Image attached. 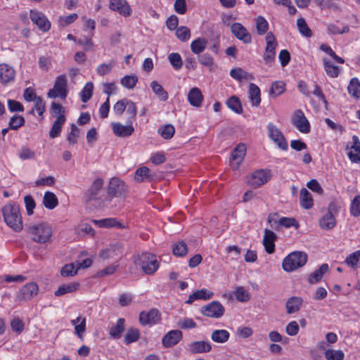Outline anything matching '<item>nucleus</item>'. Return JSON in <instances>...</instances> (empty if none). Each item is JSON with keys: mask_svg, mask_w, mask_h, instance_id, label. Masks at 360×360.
<instances>
[{"mask_svg": "<svg viewBox=\"0 0 360 360\" xmlns=\"http://www.w3.org/2000/svg\"><path fill=\"white\" fill-rule=\"evenodd\" d=\"M224 306L218 301H212L200 309L202 314L214 319L221 318L224 314Z\"/></svg>", "mask_w": 360, "mask_h": 360, "instance_id": "obj_9", "label": "nucleus"}, {"mask_svg": "<svg viewBox=\"0 0 360 360\" xmlns=\"http://www.w3.org/2000/svg\"><path fill=\"white\" fill-rule=\"evenodd\" d=\"M39 288L36 283L30 282L24 285L17 294V299L20 301H27L37 295Z\"/></svg>", "mask_w": 360, "mask_h": 360, "instance_id": "obj_14", "label": "nucleus"}, {"mask_svg": "<svg viewBox=\"0 0 360 360\" xmlns=\"http://www.w3.org/2000/svg\"><path fill=\"white\" fill-rule=\"evenodd\" d=\"M276 235L269 229H265L264 236L263 238V245L265 250L269 254H272L275 251V240H276Z\"/></svg>", "mask_w": 360, "mask_h": 360, "instance_id": "obj_26", "label": "nucleus"}, {"mask_svg": "<svg viewBox=\"0 0 360 360\" xmlns=\"http://www.w3.org/2000/svg\"><path fill=\"white\" fill-rule=\"evenodd\" d=\"M79 136V129L75 124H71V131L67 136V141L70 144H75L77 143V139Z\"/></svg>", "mask_w": 360, "mask_h": 360, "instance_id": "obj_61", "label": "nucleus"}, {"mask_svg": "<svg viewBox=\"0 0 360 360\" xmlns=\"http://www.w3.org/2000/svg\"><path fill=\"white\" fill-rule=\"evenodd\" d=\"M103 180L102 179H97L94 180L92 185L85 193V200L96 195H99L100 193L105 192V191L103 188Z\"/></svg>", "mask_w": 360, "mask_h": 360, "instance_id": "obj_28", "label": "nucleus"}, {"mask_svg": "<svg viewBox=\"0 0 360 360\" xmlns=\"http://www.w3.org/2000/svg\"><path fill=\"white\" fill-rule=\"evenodd\" d=\"M233 294L239 302H247L250 297L249 293L242 286L236 287Z\"/></svg>", "mask_w": 360, "mask_h": 360, "instance_id": "obj_58", "label": "nucleus"}, {"mask_svg": "<svg viewBox=\"0 0 360 360\" xmlns=\"http://www.w3.org/2000/svg\"><path fill=\"white\" fill-rule=\"evenodd\" d=\"M109 8L124 17H128L131 14V9L127 0H110Z\"/></svg>", "mask_w": 360, "mask_h": 360, "instance_id": "obj_22", "label": "nucleus"}, {"mask_svg": "<svg viewBox=\"0 0 360 360\" xmlns=\"http://www.w3.org/2000/svg\"><path fill=\"white\" fill-rule=\"evenodd\" d=\"M230 333L224 329L214 330L211 333V340L217 343H224L228 341Z\"/></svg>", "mask_w": 360, "mask_h": 360, "instance_id": "obj_37", "label": "nucleus"}, {"mask_svg": "<svg viewBox=\"0 0 360 360\" xmlns=\"http://www.w3.org/2000/svg\"><path fill=\"white\" fill-rule=\"evenodd\" d=\"M127 192V187L124 181L118 178H112L109 182L108 198L112 201L115 198H124Z\"/></svg>", "mask_w": 360, "mask_h": 360, "instance_id": "obj_6", "label": "nucleus"}, {"mask_svg": "<svg viewBox=\"0 0 360 360\" xmlns=\"http://www.w3.org/2000/svg\"><path fill=\"white\" fill-rule=\"evenodd\" d=\"M179 326L184 330L195 328L196 323L191 318H185L178 322Z\"/></svg>", "mask_w": 360, "mask_h": 360, "instance_id": "obj_64", "label": "nucleus"}, {"mask_svg": "<svg viewBox=\"0 0 360 360\" xmlns=\"http://www.w3.org/2000/svg\"><path fill=\"white\" fill-rule=\"evenodd\" d=\"M43 204L45 207L53 210L58 204V198L53 193L46 191L43 198Z\"/></svg>", "mask_w": 360, "mask_h": 360, "instance_id": "obj_41", "label": "nucleus"}, {"mask_svg": "<svg viewBox=\"0 0 360 360\" xmlns=\"http://www.w3.org/2000/svg\"><path fill=\"white\" fill-rule=\"evenodd\" d=\"M79 284L77 282H71L67 284L61 285L58 290L54 292L56 297L62 296L67 293L75 292L79 288Z\"/></svg>", "mask_w": 360, "mask_h": 360, "instance_id": "obj_36", "label": "nucleus"}, {"mask_svg": "<svg viewBox=\"0 0 360 360\" xmlns=\"http://www.w3.org/2000/svg\"><path fill=\"white\" fill-rule=\"evenodd\" d=\"M188 252L187 245L185 242L179 241L174 244L172 248V252L177 257H184Z\"/></svg>", "mask_w": 360, "mask_h": 360, "instance_id": "obj_53", "label": "nucleus"}, {"mask_svg": "<svg viewBox=\"0 0 360 360\" xmlns=\"http://www.w3.org/2000/svg\"><path fill=\"white\" fill-rule=\"evenodd\" d=\"M183 338V333L181 330L176 329L167 333L162 339V344L164 347L169 348L177 345Z\"/></svg>", "mask_w": 360, "mask_h": 360, "instance_id": "obj_20", "label": "nucleus"}, {"mask_svg": "<svg viewBox=\"0 0 360 360\" xmlns=\"http://www.w3.org/2000/svg\"><path fill=\"white\" fill-rule=\"evenodd\" d=\"M158 132L163 139L169 140L173 137L175 133V129L172 124H165L160 127L158 129Z\"/></svg>", "mask_w": 360, "mask_h": 360, "instance_id": "obj_49", "label": "nucleus"}, {"mask_svg": "<svg viewBox=\"0 0 360 360\" xmlns=\"http://www.w3.org/2000/svg\"><path fill=\"white\" fill-rule=\"evenodd\" d=\"M140 337L139 330L135 328H129L124 336V342L126 345H129L139 340Z\"/></svg>", "mask_w": 360, "mask_h": 360, "instance_id": "obj_45", "label": "nucleus"}, {"mask_svg": "<svg viewBox=\"0 0 360 360\" xmlns=\"http://www.w3.org/2000/svg\"><path fill=\"white\" fill-rule=\"evenodd\" d=\"M65 122V116H58V119L53 122L49 131L51 138L54 139L60 136L63 124Z\"/></svg>", "mask_w": 360, "mask_h": 360, "instance_id": "obj_40", "label": "nucleus"}, {"mask_svg": "<svg viewBox=\"0 0 360 360\" xmlns=\"http://www.w3.org/2000/svg\"><path fill=\"white\" fill-rule=\"evenodd\" d=\"M25 119L22 116L18 115H14L12 117H11L8 126L9 129L17 130L20 127L25 124Z\"/></svg>", "mask_w": 360, "mask_h": 360, "instance_id": "obj_56", "label": "nucleus"}, {"mask_svg": "<svg viewBox=\"0 0 360 360\" xmlns=\"http://www.w3.org/2000/svg\"><path fill=\"white\" fill-rule=\"evenodd\" d=\"M230 75L238 82H242L243 80L251 81L255 79V77L252 74L243 70L240 68L232 69L230 71Z\"/></svg>", "mask_w": 360, "mask_h": 360, "instance_id": "obj_32", "label": "nucleus"}, {"mask_svg": "<svg viewBox=\"0 0 360 360\" xmlns=\"http://www.w3.org/2000/svg\"><path fill=\"white\" fill-rule=\"evenodd\" d=\"M350 213L355 217L360 216V195H356L352 200Z\"/></svg>", "mask_w": 360, "mask_h": 360, "instance_id": "obj_59", "label": "nucleus"}, {"mask_svg": "<svg viewBox=\"0 0 360 360\" xmlns=\"http://www.w3.org/2000/svg\"><path fill=\"white\" fill-rule=\"evenodd\" d=\"M94 84L92 82H87L80 92L81 100L83 103L88 102L93 95Z\"/></svg>", "mask_w": 360, "mask_h": 360, "instance_id": "obj_48", "label": "nucleus"}, {"mask_svg": "<svg viewBox=\"0 0 360 360\" xmlns=\"http://www.w3.org/2000/svg\"><path fill=\"white\" fill-rule=\"evenodd\" d=\"M292 123L302 133L307 134L310 131V124L301 110L294 112Z\"/></svg>", "mask_w": 360, "mask_h": 360, "instance_id": "obj_16", "label": "nucleus"}, {"mask_svg": "<svg viewBox=\"0 0 360 360\" xmlns=\"http://www.w3.org/2000/svg\"><path fill=\"white\" fill-rule=\"evenodd\" d=\"M214 296V292L206 288L198 290L191 294L186 301V304H192L196 300H207L211 299Z\"/></svg>", "mask_w": 360, "mask_h": 360, "instance_id": "obj_27", "label": "nucleus"}, {"mask_svg": "<svg viewBox=\"0 0 360 360\" xmlns=\"http://www.w3.org/2000/svg\"><path fill=\"white\" fill-rule=\"evenodd\" d=\"M226 105L229 109L237 114H241L243 112V107L241 102L238 97L236 96H231L226 101Z\"/></svg>", "mask_w": 360, "mask_h": 360, "instance_id": "obj_42", "label": "nucleus"}, {"mask_svg": "<svg viewBox=\"0 0 360 360\" xmlns=\"http://www.w3.org/2000/svg\"><path fill=\"white\" fill-rule=\"evenodd\" d=\"M89 206H92L96 209H101L105 207L112 208L116 206V204H112V199L108 198L107 191L100 193L85 200Z\"/></svg>", "mask_w": 360, "mask_h": 360, "instance_id": "obj_11", "label": "nucleus"}, {"mask_svg": "<svg viewBox=\"0 0 360 360\" xmlns=\"http://www.w3.org/2000/svg\"><path fill=\"white\" fill-rule=\"evenodd\" d=\"M324 356L326 360H344L345 358V354L340 349H325Z\"/></svg>", "mask_w": 360, "mask_h": 360, "instance_id": "obj_46", "label": "nucleus"}, {"mask_svg": "<svg viewBox=\"0 0 360 360\" xmlns=\"http://www.w3.org/2000/svg\"><path fill=\"white\" fill-rule=\"evenodd\" d=\"M150 87L153 91L156 94L160 101H165L168 99V94L163 89L161 84L156 81H153L150 83Z\"/></svg>", "mask_w": 360, "mask_h": 360, "instance_id": "obj_43", "label": "nucleus"}, {"mask_svg": "<svg viewBox=\"0 0 360 360\" xmlns=\"http://www.w3.org/2000/svg\"><path fill=\"white\" fill-rule=\"evenodd\" d=\"M349 94L356 98L360 97V82L357 78H352L348 85Z\"/></svg>", "mask_w": 360, "mask_h": 360, "instance_id": "obj_44", "label": "nucleus"}, {"mask_svg": "<svg viewBox=\"0 0 360 360\" xmlns=\"http://www.w3.org/2000/svg\"><path fill=\"white\" fill-rule=\"evenodd\" d=\"M246 153L244 143H239L233 150L230 159V165L233 169H237L243 162Z\"/></svg>", "mask_w": 360, "mask_h": 360, "instance_id": "obj_19", "label": "nucleus"}, {"mask_svg": "<svg viewBox=\"0 0 360 360\" xmlns=\"http://www.w3.org/2000/svg\"><path fill=\"white\" fill-rule=\"evenodd\" d=\"M360 257V250L350 254L345 259V263L352 268H356Z\"/></svg>", "mask_w": 360, "mask_h": 360, "instance_id": "obj_62", "label": "nucleus"}, {"mask_svg": "<svg viewBox=\"0 0 360 360\" xmlns=\"http://www.w3.org/2000/svg\"><path fill=\"white\" fill-rule=\"evenodd\" d=\"M207 41L202 37H198L193 40L191 44V50L194 54L202 53L207 47Z\"/></svg>", "mask_w": 360, "mask_h": 360, "instance_id": "obj_38", "label": "nucleus"}, {"mask_svg": "<svg viewBox=\"0 0 360 360\" xmlns=\"http://www.w3.org/2000/svg\"><path fill=\"white\" fill-rule=\"evenodd\" d=\"M328 270L329 266L328 264H323L318 269L309 275L308 278L309 283L313 284L319 282L321 280L323 274L328 272Z\"/></svg>", "mask_w": 360, "mask_h": 360, "instance_id": "obj_34", "label": "nucleus"}, {"mask_svg": "<svg viewBox=\"0 0 360 360\" xmlns=\"http://www.w3.org/2000/svg\"><path fill=\"white\" fill-rule=\"evenodd\" d=\"M176 37L181 41H186L191 37V30L186 26H181L176 30Z\"/></svg>", "mask_w": 360, "mask_h": 360, "instance_id": "obj_54", "label": "nucleus"}, {"mask_svg": "<svg viewBox=\"0 0 360 360\" xmlns=\"http://www.w3.org/2000/svg\"><path fill=\"white\" fill-rule=\"evenodd\" d=\"M93 222L95 224L98 225L99 227H118L120 229H124L126 227L120 221H117L116 218H105L99 220L94 219Z\"/></svg>", "mask_w": 360, "mask_h": 360, "instance_id": "obj_31", "label": "nucleus"}, {"mask_svg": "<svg viewBox=\"0 0 360 360\" xmlns=\"http://www.w3.org/2000/svg\"><path fill=\"white\" fill-rule=\"evenodd\" d=\"M285 90V84L281 81L274 82L269 90V94L273 97L281 94Z\"/></svg>", "mask_w": 360, "mask_h": 360, "instance_id": "obj_57", "label": "nucleus"}, {"mask_svg": "<svg viewBox=\"0 0 360 360\" xmlns=\"http://www.w3.org/2000/svg\"><path fill=\"white\" fill-rule=\"evenodd\" d=\"M30 19L42 32H47L51 28V22L45 15L36 11H30Z\"/></svg>", "mask_w": 360, "mask_h": 360, "instance_id": "obj_18", "label": "nucleus"}, {"mask_svg": "<svg viewBox=\"0 0 360 360\" xmlns=\"http://www.w3.org/2000/svg\"><path fill=\"white\" fill-rule=\"evenodd\" d=\"M232 34L240 41L244 44H248L252 42V37L247 29L239 22H234L231 26Z\"/></svg>", "mask_w": 360, "mask_h": 360, "instance_id": "obj_17", "label": "nucleus"}, {"mask_svg": "<svg viewBox=\"0 0 360 360\" xmlns=\"http://www.w3.org/2000/svg\"><path fill=\"white\" fill-rule=\"evenodd\" d=\"M168 60L172 66L176 70H180L183 65V60L179 53H172L168 56Z\"/></svg>", "mask_w": 360, "mask_h": 360, "instance_id": "obj_55", "label": "nucleus"}, {"mask_svg": "<svg viewBox=\"0 0 360 360\" xmlns=\"http://www.w3.org/2000/svg\"><path fill=\"white\" fill-rule=\"evenodd\" d=\"M14 69L7 64H0V82L6 84L15 79Z\"/></svg>", "mask_w": 360, "mask_h": 360, "instance_id": "obj_25", "label": "nucleus"}, {"mask_svg": "<svg viewBox=\"0 0 360 360\" xmlns=\"http://www.w3.org/2000/svg\"><path fill=\"white\" fill-rule=\"evenodd\" d=\"M125 320L123 318L117 319V323L113 326L110 330V337L113 339H119L121 338L122 333L125 329L124 326Z\"/></svg>", "mask_w": 360, "mask_h": 360, "instance_id": "obj_35", "label": "nucleus"}, {"mask_svg": "<svg viewBox=\"0 0 360 360\" xmlns=\"http://www.w3.org/2000/svg\"><path fill=\"white\" fill-rule=\"evenodd\" d=\"M271 171L269 169H258L252 174L251 179L248 184L254 188H258L270 180L271 178Z\"/></svg>", "mask_w": 360, "mask_h": 360, "instance_id": "obj_13", "label": "nucleus"}, {"mask_svg": "<svg viewBox=\"0 0 360 360\" xmlns=\"http://www.w3.org/2000/svg\"><path fill=\"white\" fill-rule=\"evenodd\" d=\"M188 101L194 107H200L203 101V96L198 87L192 88L188 94Z\"/></svg>", "mask_w": 360, "mask_h": 360, "instance_id": "obj_29", "label": "nucleus"}, {"mask_svg": "<svg viewBox=\"0 0 360 360\" xmlns=\"http://www.w3.org/2000/svg\"><path fill=\"white\" fill-rule=\"evenodd\" d=\"M27 232L34 241L39 243H46L52 236L51 228L46 223L30 225L27 227Z\"/></svg>", "mask_w": 360, "mask_h": 360, "instance_id": "obj_4", "label": "nucleus"}, {"mask_svg": "<svg viewBox=\"0 0 360 360\" xmlns=\"http://www.w3.org/2000/svg\"><path fill=\"white\" fill-rule=\"evenodd\" d=\"M324 69L327 75L331 77H337L340 73V68L333 63L328 61L326 58L323 59Z\"/></svg>", "mask_w": 360, "mask_h": 360, "instance_id": "obj_50", "label": "nucleus"}, {"mask_svg": "<svg viewBox=\"0 0 360 360\" xmlns=\"http://www.w3.org/2000/svg\"><path fill=\"white\" fill-rule=\"evenodd\" d=\"M307 261V255L302 252H293L285 257L283 261V269L286 272H292L302 267Z\"/></svg>", "mask_w": 360, "mask_h": 360, "instance_id": "obj_3", "label": "nucleus"}, {"mask_svg": "<svg viewBox=\"0 0 360 360\" xmlns=\"http://www.w3.org/2000/svg\"><path fill=\"white\" fill-rule=\"evenodd\" d=\"M267 129L269 138L280 149L286 150L288 148V142L281 130L273 123H269Z\"/></svg>", "mask_w": 360, "mask_h": 360, "instance_id": "obj_10", "label": "nucleus"}, {"mask_svg": "<svg viewBox=\"0 0 360 360\" xmlns=\"http://www.w3.org/2000/svg\"><path fill=\"white\" fill-rule=\"evenodd\" d=\"M4 219L6 224L15 231L22 229V217L20 208L15 205H6L2 208Z\"/></svg>", "mask_w": 360, "mask_h": 360, "instance_id": "obj_1", "label": "nucleus"}, {"mask_svg": "<svg viewBox=\"0 0 360 360\" xmlns=\"http://www.w3.org/2000/svg\"><path fill=\"white\" fill-rule=\"evenodd\" d=\"M139 322L141 325H155L161 320V314L158 309H151L149 311H143L139 314Z\"/></svg>", "mask_w": 360, "mask_h": 360, "instance_id": "obj_15", "label": "nucleus"}, {"mask_svg": "<svg viewBox=\"0 0 360 360\" xmlns=\"http://www.w3.org/2000/svg\"><path fill=\"white\" fill-rule=\"evenodd\" d=\"M134 263L142 269L144 274L148 275L154 274L159 267L156 256L148 252H143L138 255L134 259Z\"/></svg>", "mask_w": 360, "mask_h": 360, "instance_id": "obj_2", "label": "nucleus"}, {"mask_svg": "<svg viewBox=\"0 0 360 360\" xmlns=\"http://www.w3.org/2000/svg\"><path fill=\"white\" fill-rule=\"evenodd\" d=\"M300 205L304 209H310L312 207L313 199L311 193L306 188H303L300 191Z\"/></svg>", "mask_w": 360, "mask_h": 360, "instance_id": "obj_39", "label": "nucleus"}, {"mask_svg": "<svg viewBox=\"0 0 360 360\" xmlns=\"http://www.w3.org/2000/svg\"><path fill=\"white\" fill-rule=\"evenodd\" d=\"M187 349L191 354H193L207 353L211 351L212 345L208 341H194L188 345Z\"/></svg>", "mask_w": 360, "mask_h": 360, "instance_id": "obj_23", "label": "nucleus"}, {"mask_svg": "<svg viewBox=\"0 0 360 360\" xmlns=\"http://www.w3.org/2000/svg\"><path fill=\"white\" fill-rule=\"evenodd\" d=\"M248 96L252 106L257 107L261 103V92L259 88L255 84H250Z\"/></svg>", "mask_w": 360, "mask_h": 360, "instance_id": "obj_30", "label": "nucleus"}, {"mask_svg": "<svg viewBox=\"0 0 360 360\" xmlns=\"http://www.w3.org/2000/svg\"><path fill=\"white\" fill-rule=\"evenodd\" d=\"M129 99L123 98L122 100L118 101L113 106V110L117 115H121L123 114L126 109V106H127Z\"/></svg>", "mask_w": 360, "mask_h": 360, "instance_id": "obj_63", "label": "nucleus"}, {"mask_svg": "<svg viewBox=\"0 0 360 360\" xmlns=\"http://www.w3.org/2000/svg\"><path fill=\"white\" fill-rule=\"evenodd\" d=\"M138 82V77L136 75H126L121 79V84L129 89H133Z\"/></svg>", "mask_w": 360, "mask_h": 360, "instance_id": "obj_52", "label": "nucleus"}, {"mask_svg": "<svg viewBox=\"0 0 360 360\" xmlns=\"http://www.w3.org/2000/svg\"><path fill=\"white\" fill-rule=\"evenodd\" d=\"M127 125H123L120 122H112V129L113 133L120 137H128L134 131L132 126V120H127Z\"/></svg>", "mask_w": 360, "mask_h": 360, "instance_id": "obj_21", "label": "nucleus"}, {"mask_svg": "<svg viewBox=\"0 0 360 360\" xmlns=\"http://www.w3.org/2000/svg\"><path fill=\"white\" fill-rule=\"evenodd\" d=\"M124 252V244L120 241L111 243L106 249L99 252V257L103 259L120 257Z\"/></svg>", "mask_w": 360, "mask_h": 360, "instance_id": "obj_12", "label": "nucleus"}, {"mask_svg": "<svg viewBox=\"0 0 360 360\" xmlns=\"http://www.w3.org/2000/svg\"><path fill=\"white\" fill-rule=\"evenodd\" d=\"M67 86L66 76L65 75L58 76L55 80L53 88L48 91V97L51 98L60 97L62 99H65L68 95Z\"/></svg>", "mask_w": 360, "mask_h": 360, "instance_id": "obj_5", "label": "nucleus"}, {"mask_svg": "<svg viewBox=\"0 0 360 360\" xmlns=\"http://www.w3.org/2000/svg\"><path fill=\"white\" fill-rule=\"evenodd\" d=\"M77 269L73 263L67 264L60 270V274L64 277L73 276L77 274Z\"/></svg>", "mask_w": 360, "mask_h": 360, "instance_id": "obj_60", "label": "nucleus"}, {"mask_svg": "<svg viewBox=\"0 0 360 360\" xmlns=\"http://www.w3.org/2000/svg\"><path fill=\"white\" fill-rule=\"evenodd\" d=\"M266 46L265 52L263 56L264 60L266 64L271 65L275 59L276 48L277 46V41L275 36L271 32H267L266 35Z\"/></svg>", "mask_w": 360, "mask_h": 360, "instance_id": "obj_8", "label": "nucleus"}, {"mask_svg": "<svg viewBox=\"0 0 360 360\" xmlns=\"http://www.w3.org/2000/svg\"><path fill=\"white\" fill-rule=\"evenodd\" d=\"M337 212V208L335 203L331 202L328 207L327 212L319 219V226L323 230L332 229L336 225L335 214Z\"/></svg>", "mask_w": 360, "mask_h": 360, "instance_id": "obj_7", "label": "nucleus"}, {"mask_svg": "<svg viewBox=\"0 0 360 360\" xmlns=\"http://www.w3.org/2000/svg\"><path fill=\"white\" fill-rule=\"evenodd\" d=\"M154 176L148 167L143 166L136 170L134 179L137 183L151 182L154 179Z\"/></svg>", "mask_w": 360, "mask_h": 360, "instance_id": "obj_24", "label": "nucleus"}, {"mask_svg": "<svg viewBox=\"0 0 360 360\" xmlns=\"http://www.w3.org/2000/svg\"><path fill=\"white\" fill-rule=\"evenodd\" d=\"M303 300L300 297H291L285 304L287 313L289 314L295 313L300 309Z\"/></svg>", "mask_w": 360, "mask_h": 360, "instance_id": "obj_33", "label": "nucleus"}, {"mask_svg": "<svg viewBox=\"0 0 360 360\" xmlns=\"http://www.w3.org/2000/svg\"><path fill=\"white\" fill-rule=\"evenodd\" d=\"M255 23L257 32L259 35H262L267 32L269 29V23L264 17H257L255 19Z\"/></svg>", "mask_w": 360, "mask_h": 360, "instance_id": "obj_51", "label": "nucleus"}, {"mask_svg": "<svg viewBox=\"0 0 360 360\" xmlns=\"http://www.w3.org/2000/svg\"><path fill=\"white\" fill-rule=\"evenodd\" d=\"M297 26L300 34L307 38L312 36V32L308 27L305 20L303 18H300L297 20Z\"/></svg>", "mask_w": 360, "mask_h": 360, "instance_id": "obj_47", "label": "nucleus"}]
</instances>
